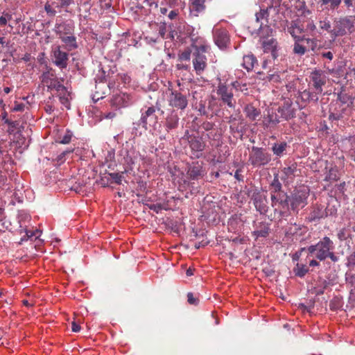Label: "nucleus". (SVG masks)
<instances>
[{
    "mask_svg": "<svg viewBox=\"0 0 355 355\" xmlns=\"http://www.w3.org/2000/svg\"><path fill=\"white\" fill-rule=\"evenodd\" d=\"M322 5H329L331 10L337 9L342 0H320Z\"/></svg>",
    "mask_w": 355,
    "mask_h": 355,
    "instance_id": "49530a36",
    "label": "nucleus"
},
{
    "mask_svg": "<svg viewBox=\"0 0 355 355\" xmlns=\"http://www.w3.org/2000/svg\"><path fill=\"white\" fill-rule=\"evenodd\" d=\"M284 74V71L282 73H274L272 74H269L268 76V80L272 83H279L281 82L282 76Z\"/></svg>",
    "mask_w": 355,
    "mask_h": 355,
    "instance_id": "8fccbe9b",
    "label": "nucleus"
},
{
    "mask_svg": "<svg viewBox=\"0 0 355 355\" xmlns=\"http://www.w3.org/2000/svg\"><path fill=\"white\" fill-rule=\"evenodd\" d=\"M295 8L299 12L300 16L303 17H309L312 12L307 8L306 2L304 0H298Z\"/></svg>",
    "mask_w": 355,
    "mask_h": 355,
    "instance_id": "473e14b6",
    "label": "nucleus"
},
{
    "mask_svg": "<svg viewBox=\"0 0 355 355\" xmlns=\"http://www.w3.org/2000/svg\"><path fill=\"white\" fill-rule=\"evenodd\" d=\"M53 30L60 39L61 37L72 35L74 32V26L72 22L62 21L60 23H56Z\"/></svg>",
    "mask_w": 355,
    "mask_h": 355,
    "instance_id": "412c9836",
    "label": "nucleus"
},
{
    "mask_svg": "<svg viewBox=\"0 0 355 355\" xmlns=\"http://www.w3.org/2000/svg\"><path fill=\"white\" fill-rule=\"evenodd\" d=\"M179 15V11L178 10H171L168 15V17L173 20L175 19Z\"/></svg>",
    "mask_w": 355,
    "mask_h": 355,
    "instance_id": "0e129e2a",
    "label": "nucleus"
},
{
    "mask_svg": "<svg viewBox=\"0 0 355 355\" xmlns=\"http://www.w3.org/2000/svg\"><path fill=\"white\" fill-rule=\"evenodd\" d=\"M132 103L131 96L126 93L121 92L113 94L110 100L111 105L116 109L128 107Z\"/></svg>",
    "mask_w": 355,
    "mask_h": 355,
    "instance_id": "a211bd4d",
    "label": "nucleus"
},
{
    "mask_svg": "<svg viewBox=\"0 0 355 355\" xmlns=\"http://www.w3.org/2000/svg\"><path fill=\"white\" fill-rule=\"evenodd\" d=\"M327 282L324 280L322 282V286L314 287V288L313 289V293H315L316 295H322L324 292V290L327 288Z\"/></svg>",
    "mask_w": 355,
    "mask_h": 355,
    "instance_id": "09e8293b",
    "label": "nucleus"
},
{
    "mask_svg": "<svg viewBox=\"0 0 355 355\" xmlns=\"http://www.w3.org/2000/svg\"><path fill=\"white\" fill-rule=\"evenodd\" d=\"M230 130L232 133H234V132H238V133H240L241 135H243V131L242 130H239V125H236L235 123H232L231 125H230Z\"/></svg>",
    "mask_w": 355,
    "mask_h": 355,
    "instance_id": "e2e57ef3",
    "label": "nucleus"
},
{
    "mask_svg": "<svg viewBox=\"0 0 355 355\" xmlns=\"http://www.w3.org/2000/svg\"><path fill=\"white\" fill-rule=\"evenodd\" d=\"M301 42L295 41V44L293 46V53L300 55H303L306 52V49L302 44H300Z\"/></svg>",
    "mask_w": 355,
    "mask_h": 355,
    "instance_id": "a18cd8bd",
    "label": "nucleus"
},
{
    "mask_svg": "<svg viewBox=\"0 0 355 355\" xmlns=\"http://www.w3.org/2000/svg\"><path fill=\"white\" fill-rule=\"evenodd\" d=\"M157 26L158 34L162 37V39L164 40L169 38L173 40L174 38V31H171L168 35L166 34L167 28L166 23L165 21L158 23Z\"/></svg>",
    "mask_w": 355,
    "mask_h": 355,
    "instance_id": "c756f323",
    "label": "nucleus"
},
{
    "mask_svg": "<svg viewBox=\"0 0 355 355\" xmlns=\"http://www.w3.org/2000/svg\"><path fill=\"white\" fill-rule=\"evenodd\" d=\"M187 173L189 179L198 180L207 174V171L202 162H195L189 166Z\"/></svg>",
    "mask_w": 355,
    "mask_h": 355,
    "instance_id": "dca6fc26",
    "label": "nucleus"
},
{
    "mask_svg": "<svg viewBox=\"0 0 355 355\" xmlns=\"http://www.w3.org/2000/svg\"><path fill=\"white\" fill-rule=\"evenodd\" d=\"M213 36L215 44L221 49L226 48L230 43V36L225 28H216L213 31Z\"/></svg>",
    "mask_w": 355,
    "mask_h": 355,
    "instance_id": "f3484780",
    "label": "nucleus"
},
{
    "mask_svg": "<svg viewBox=\"0 0 355 355\" xmlns=\"http://www.w3.org/2000/svg\"><path fill=\"white\" fill-rule=\"evenodd\" d=\"M353 230L349 226L340 229L337 233V237L340 241L349 242L352 240Z\"/></svg>",
    "mask_w": 355,
    "mask_h": 355,
    "instance_id": "bb28decb",
    "label": "nucleus"
},
{
    "mask_svg": "<svg viewBox=\"0 0 355 355\" xmlns=\"http://www.w3.org/2000/svg\"><path fill=\"white\" fill-rule=\"evenodd\" d=\"M71 134L69 132H67L61 139L60 143L63 144H67L71 141Z\"/></svg>",
    "mask_w": 355,
    "mask_h": 355,
    "instance_id": "052dcab7",
    "label": "nucleus"
},
{
    "mask_svg": "<svg viewBox=\"0 0 355 355\" xmlns=\"http://www.w3.org/2000/svg\"><path fill=\"white\" fill-rule=\"evenodd\" d=\"M109 175L111 177V178L114 180L115 183L117 184H121L122 180V176L118 173H109Z\"/></svg>",
    "mask_w": 355,
    "mask_h": 355,
    "instance_id": "6e6d98bb",
    "label": "nucleus"
},
{
    "mask_svg": "<svg viewBox=\"0 0 355 355\" xmlns=\"http://www.w3.org/2000/svg\"><path fill=\"white\" fill-rule=\"evenodd\" d=\"M309 194L310 189L307 186L303 185L296 188L291 194V210L297 214L300 209L308 204Z\"/></svg>",
    "mask_w": 355,
    "mask_h": 355,
    "instance_id": "f03ea898",
    "label": "nucleus"
},
{
    "mask_svg": "<svg viewBox=\"0 0 355 355\" xmlns=\"http://www.w3.org/2000/svg\"><path fill=\"white\" fill-rule=\"evenodd\" d=\"M272 6H268L266 9L261 8L259 12H257L255 15V22L257 24V33L261 35L262 31L266 29V31L271 32L272 29L270 28L268 25V17L269 12L268 10L272 9ZM256 31V29L252 31V33Z\"/></svg>",
    "mask_w": 355,
    "mask_h": 355,
    "instance_id": "9b49d317",
    "label": "nucleus"
},
{
    "mask_svg": "<svg viewBox=\"0 0 355 355\" xmlns=\"http://www.w3.org/2000/svg\"><path fill=\"white\" fill-rule=\"evenodd\" d=\"M105 94V92H103L101 94H100V92L98 91H96L95 94L93 96V100L95 101H97L103 98V94Z\"/></svg>",
    "mask_w": 355,
    "mask_h": 355,
    "instance_id": "774afa93",
    "label": "nucleus"
},
{
    "mask_svg": "<svg viewBox=\"0 0 355 355\" xmlns=\"http://www.w3.org/2000/svg\"><path fill=\"white\" fill-rule=\"evenodd\" d=\"M287 147L286 142L276 143L272 147L273 153L277 156H282Z\"/></svg>",
    "mask_w": 355,
    "mask_h": 355,
    "instance_id": "4c0bfd02",
    "label": "nucleus"
},
{
    "mask_svg": "<svg viewBox=\"0 0 355 355\" xmlns=\"http://www.w3.org/2000/svg\"><path fill=\"white\" fill-rule=\"evenodd\" d=\"M326 214L324 207L321 205L316 204L313 206L309 217L307 218L309 222H313L325 218Z\"/></svg>",
    "mask_w": 355,
    "mask_h": 355,
    "instance_id": "393cba45",
    "label": "nucleus"
},
{
    "mask_svg": "<svg viewBox=\"0 0 355 355\" xmlns=\"http://www.w3.org/2000/svg\"><path fill=\"white\" fill-rule=\"evenodd\" d=\"M309 78V87L315 91L316 93L322 94L323 92L322 87L325 85L327 80L324 71L315 69L311 73Z\"/></svg>",
    "mask_w": 355,
    "mask_h": 355,
    "instance_id": "1a4fd4ad",
    "label": "nucleus"
},
{
    "mask_svg": "<svg viewBox=\"0 0 355 355\" xmlns=\"http://www.w3.org/2000/svg\"><path fill=\"white\" fill-rule=\"evenodd\" d=\"M277 42L271 38L267 40H265L262 43L263 48L264 49L265 52L271 51L272 56L275 58V49H276Z\"/></svg>",
    "mask_w": 355,
    "mask_h": 355,
    "instance_id": "f704fd0d",
    "label": "nucleus"
},
{
    "mask_svg": "<svg viewBox=\"0 0 355 355\" xmlns=\"http://www.w3.org/2000/svg\"><path fill=\"white\" fill-rule=\"evenodd\" d=\"M179 116L175 110H172L167 114L164 121H163V125L164 128V130H159L158 131L159 138L161 140H166L168 138V134L178 128L179 125Z\"/></svg>",
    "mask_w": 355,
    "mask_h": 355,
    "instance_id": "0eeeda50",
    "label": "nucleus"
},
{
    "mask_svg": "<svg viewBox=\"0 0 355 355\" xmlns=\"http://www.w3.org/2000/svg\"><path fill=\"white\" fill-rule=\"evenodd\" d=\"M304 31L309 33L311 36H314L317 33V27L314 22V20L312 19H309L306 21V26Z\"/></svg>",
    "mask_w": 355,
    "mask_h": 355,
    "instance_id": "a19ab883",
    "label": "nucleus"
},
{
    "mask_svg": "<svg viewBox=\"0 0 355 355\" xmlns=\"http://www.w3.org/2000/svg\"><path fill=\"white\" fill-rule=\"evenodd\" d=\"M321 55L322 58H327L329 60H331L334 58V55L331 51L323 52L321 53Z\"/></svg>",
    "mask_w": 355,
    "mask_h": 355,
    "instance_id": "69168bd1",
    "label": "nucleus"
},
{
    "mask_svg": "<svg viewBox=\"0 0 355 355\" xmlns=\"http://www.w3.org/2000/svg\"><path fill=\"white\" fill-rule=\"evenodd\" d=\"M191 10L197 13L201 12L205 9V0H190Z\"/></svg>",
    "mask_w": 355,
    "mask_h": 355,
    "instance_id": "c9c22d12",
    "label": "nucleus"
},
{
    "mask_svg": "<svg viewBox=\"0 0 355 355\" xmlns=\"http://www.w3.org/2000/svg\"><path fill=\"white\" fill-rule=\"evenodd\" d=\"M188 302L190 304L196 305L198 303V299L193 296L192 293H188L187 294Z\"/></svg>",
    "mask_w": 355,
    "mask_h": 355,
    "instance_id": "bf43d9fd",
    "label": "nucleus"
},
{
    "mask_svg": "<svg viewBox=\"0 0 355 355\" xmlns=\"http://www.w3.org/2000/svg\"><path fill=\"white\" fill-rule=\"evenodd\" d=\"M324 211L326 217L328 216H335L337 213V207L335 205H331V204L329 203Z\"/></svg>",
    "mask_w": 355,
    "mask_h": 355,
    "instance_id": "603ef678",
    "label": "nucleus"
},
{
    "mask_svg": "<svg viewBox=\"0 0 355 355\" xmlns=\"http://www.w3.org/2000/svg\"><path fill=\"white\" fill-rule=\"evenodd\" d=\"M146 205L155 213H159L162 209H166L161 203L146 204Z\"/></svg>",
    "mask_w": 355,
    "mask_h": 355,
    "instance_id": "3c124183",
    "label": "nucleus"
},
{
    "mask_svg": "<svg viewBox=\"0 0 355 355\" xmlns=\"http://www.w3.org/2000/svg\"><path fill=\"white\" fill-rule=\"evenodd\" d=\"M248 161L252 166L260 167L268 164L271 161V155L263 148L252 146Z\"/></svg>",
    "mask_w": 355,
    "mask_h": 355,
    "instance_id": "423d86ee",
    "label": "nucleus"
},
{
    "mask_svg": "<svg viewBox=\"0 0 355 355\" xmlns=\"http://www.w3.org/2000/svg\"><path fill=\"white\" fill-rule=\"evenodd\" d=\"M216 94L218 98L228 107L234 109L236 106V100L234 98V94L231 85H227L221 81L219 82Z\"/></svg>",
    "mask_w": 355,
    "mask_h": 355,
    "instance_id": "6e6552de",
    "label": "nucleus"
},
{
    "mask_svg": "<svg viewBox=\"0 0 355 355\" xmlns=\"http://www.w3.org/2000/svg\"><path fill=\"white\" fill-rule=\"evenodd\" d=\"M271 206L275 212L284 216L291 210V196H288L286 192L276 193L270 196Z\"/></svg>",
    "mask_w": 355,
    "mask_h": 355,
    "instance_id": "7ed1b4c3",
    "label": "nucleus"
},
{
    "mask_svg": "<svg viewBox=\"0 0 355 355\" xmlns=\"http://www.w3.org/2000/svg\"><path fill=\"white\" fill-rule=\"evenodd\" d=\"M288 32L293 37L295 41L297 42H306L308 44H311V49L314 50L315 43L313 39L306 38L304 36H301L300 34L304 32L303 27L300 26L298 22L292 21L290 26H288Z\"/></svg>",
    "mask_w": 355,
    "mask_h": 355,
    "instance_id": "ddd939ff",
    "label": "nucleus"
},
{
    "mask_svg": "<svg viewBox=\"0 0 355 355\" xmlns=\"http://www.w3.org/2000/svg\"><path fill=\"white\" fill-rule=\"evenodd\" d=\"M257 63V60L253 55L243 56L242 65L248 71L252 70Z\"/></svg>",
    "mask_w": 355,
    "mask_h": 355,
    "instance_id": "72a5a7b5",
    "label": "nucleus"
},
{
    "mask_svg": "<svg viewBox=\"0 0 355 355\" xmlns=\"http://www.w3.org/2000/svg\"><path fill=\"white\" fill-rule=\"evenodd\" d=\"M191 58V51L185 50L179 55V59L182 61H189Z\"/></svg>",
    "mask_w": 355,
    "mask_h": 355,
    "instance_id": "5fc2aeb1",
    "label": "nucleus"
},
{
    "mask_svg": "<svg viewBox=\"0 0 355 355\" xmlns=\"http://www.w3.org/2000/svg\"><path fill=\"white\" fill-rule=\"evenodd\" d=\"M309 271V268L306 265L297 263L293 269V272L296 276L300 277H304Z\"/></svg>",
    "mask_w": 355,
    "mask_h": 355,
    "instance_id": "79ce46f5",
    "label": "nucleus"
},
{
    "mask_svg": "<svg viewBox=\"0 0 355 355\" xmlns=\"http://www.w3.org/2000/svg\"><path fill=\"white\" fill-rule=\"evenodd\" d=\"M270 196L275 195L276 193L284 192L282 190V185L279 180L278 175L276 174L274 176L273 180L270 184Z\"/></svg>",
    "mask_w": 355,
    "mask_h": 355,
    "instance_id": "2f4dec72",
    "label": "nucleus"
},
{
    "mask_svg": "<svg viewBox=\"0 0 355 355\" xmlns=\"http://www.w3.org/2000/svg\"><path fill=\"white\" fill-rule=\"evenodd\" d=\"M54 58V64L60 69H64L67 67L69 55L67 53L61 50L60 46H57L53 49Z\"/></svg>",
    "mask_w": 355,
    "mask_h": 355,
    "instance_id": "6ab92c4d",
    "label": "nucleus"
},
{
    "mask_svg": "<svg viewBox=\"0 0 355 355\" xmlns=\"http://www.w3.org/2000/svg\"><path fill=\"white\" fill-rule=\"evenodd\" d=\"M41 80L43 84L46 85L47 87L55 80L54 75L50 71H47L44 72L41 76Z\"/></svg>",
    "mask_w": 355,
    "mask_h": 355,
    "instance_id": "58836bf2",
    "label": "nucleus"
},
{
    "mask_svg": "<svg viewBox=\"0 0 355 355\" xmlns=\"http://www.w3.org/2000/svg\"><path fill=\"white\" fill-rule=\"evenodd\" d=\"M232 89H235L236 91L244 92L248 90L247 85L245 83H241L239 81L232 82L231 84Z\"/></svg>",
    "mask_w": 355,
    "mask_h": 355,
    "instance_id": "de8ad7c7",
    "label": "nucleus"
},
{
    "mask_svg": "<svg viewBox=\"0 0 355 355\" xmlns=\"http://www.w3.org/2000/svg\"><path fill=\"white\" fill-rule=\"evenodd\" d=\"M297 102L299 103V99L301 100L302 103L304 104L309 103L310 102L317 103L318 98V93H316L315 91L311 89L310 87L308 89H304L303 92H297Z\"/></svg>",
    "mask_w": 355,
    "mask_h": 355,
    "instance_id": "5701e85b",
    "label": "nucleus"
},
{
    "mask_svg": "<svg viewBox=\"0 0 355 355\" xmlns=\"http://www.w3.org/2000/svg\"><path fill=\"white\" fill-rule=\"evenodd\" d=\"M25 105L24 103H19L18 102H15V106L12 108V110L15 112H22L24 110Z\"/></svg>",
    "mask_w": 355,
    "mask_h": 355,
    "instance_id": "680f3d73",
    "label": "nucleus"
},
{
    "mask_svg": "<svg viewBox=\"0 0 355 355\" xmlns=\"http://www.w3.org/2000/svg\"><path fill=\"white\" fill-rule=\"evenodd\" d=\"M347 107L345 101L339 96L336 101L330 104L329 119L331 121H338L343 118Z\"/></svg>",
    "mask_w": 355,
    "mask_h": 355,
    "instance_id": "f8f14e48",
    "label": "nucleus"
},
{
    "mask_svg": "<svg viewBox=\"0 0 355 355\" xmlns=\"http://www.w3.org/2000/svg\"><path fill=\"white\" fill-rule=\"evenodd\" d=\"M168 91L170 92L168 98V105L172 107L184 110L188 105L187 95L173 89H168Z\"/></svg>",
    "mask_w": 355,
    "mask_h": 355,
    "instance_id": "9d476101",
    "label": "nucleus"
},
{
    "mask_svg": "<svg viewBox=\"0 0 355 355\" xmlns=\"http://www.w3.org/2000/svg\"><path fill=\"white\" fill-rule=\"evenodd\" d=\"M335 245L334 241L328 236H324L317 243L307 247L308 257H312L322 261L329 258L333 262H337L338 257L334 250Z\"/></svg>",
    "mask_w": 355,
    "mask_h": 355,
    "instance_id": "f257e3e1",
    "label": "nucleus"
},
{
    "mask_svg": "<svg viewBox=\"0 0 355 355\" xmlns=\"http://www.w3.org/2000/svg\"><path fill=\"white\" fill-rule=\"evenodd\" d=\"M189 146L193 151L202 152L205 148V144L201 138L193 137H191L189 141Z\"/></svg>",
    "mask_w": 355,
    "mask_h": 355,
    "instance_id": "c85d7f7f",
    "label": "nucleus"
},
{
    "mask_svg": "<svg viewBox=\"0 0 355 355\" xmlns=\"http://www.w3.org/2000/svg\"><path fill=\"white\" fill-rule=\"evenodd\" d=\"M343 3L347 10L355 14V0H343Z\"/></svg>",
    "mask_w": 355,
    "mask_h": 355,
    "instance_id": "864d4df0",
    "label": "nucleus"
},
{
    "mask_svg": "<svg viewBox=\"0 0 355 355\" xmlns=\"http://www.w3.org/2000/svg\"><path fill=\"white\" fill-rule=\"evenodd\" d=\"M297 172V168L295 163L289 166L284 167L281 171V179L284 181L285 185L289 184L293 182Z\"/></svg>",
    "mask_w": 355,
    "mask_h": 355,
    "instance_id": "4be33fe9",
    "label": "nucleus"
},
{
    "mask_svg": "<svg viewBox=\"0 0 355 355\" xmlns=\"http://www.w3.org/2000/svg\"><path fill=\"white\" fill-rule=\"evenodd\" d=\"M251 198L256 209L261 214H265L268 212V199L264 193L255 190L253 191Z\"/></svg>",
    "mask_w": 355,
    "mask_h": 355,
    "instance_id": "2eb2a0df",
    "label": "nucleus"
},
{
    "mask_svg": "<svg viewBox=\"0 0 355 355\" xmlns=\"http://www.w3.org/2000/svg\"><path fill=\"white\" fill-rule=\"evenodd\" d=\"M44 10L49 16H55L56 11L52 8V6L46 3L44 6Z\"/></svg>",
    "mask_w": 355,
    "mask_h": 355,
    "instance_id": "13d9d810",
    "label": "nucleus"
},
{
    "mask_svg": "<svg viewBox=\"0 0 355 355\" xmlns=\"http://www.w3.org/2000/svg\"><path fill=\"white\" fill-rule=\"evenodd\" d=\"M339 180L338 170L336 167L331 168L325 176L324 180L336 182Z\"/></svg>",
    "mask_w": 355,
    "mask_h": 355,
    "instance_id": "ea45409f",
    "label": "nucleus"
},
{
    "mask_svg": "<svg viewBox=\"0 0 355 355\" xmlns=\"http://www.w3.org/2000/svg\"><path fill=\"white\" fill-rule=\"evenodd\" d=\"M60 103L66 107L69 108V102L67 98V92L58 95Z\"/></svg>",
    "mask_w": 355,
    "mask_h": 355,
    "instance_id": "4d7b16f0",
    "label": "nucleus"
},
{
    "mask_svg": "<svg viewBox=\"0 0 355 355\" xmlns=\"http://www.w3.org/2000/svg\"><path fill=\"white\" fill-rule=\"evenodd\" d=\"M343 306L341 300L338 297H334L329 302V308L331 311H337Z\"/></svg>",
    "mask_w": 355,
    "mask_h": 355,
    "instance_id": "c03bdc74",
    "label": "nucleus"
},
{
    "mask_svg": "<svg viewBox=\"0 0 355 355\" xmlns=\"http://www.w3.org/2000/svg\"><path fill=\"white\" fill-rule=\"evenodd\" d=\"M269 227L266 224H263L261 225V228L259 230H256L253 232V234L257 238L266 237L269 234Z\"/></svg>",
    "mask_w": 355,
    "mask_h": 355,
    "instance_id": "37998d69",
    "label": "nucleus"
},
{
    "mask_svg": "<svg viewBox=\"0 0 355 355\" xmlns=\"http://www.w3.org/2000/svg\"><path fill=\"white\" fill-rule=\"evenodd\" d=\"M354 23L349 17H340L334 20V27L331 31V37L334 40L338 37H342L351 33Z\"/></svg>",
    "mask_w": 355,
    "mask_h": 355,
    "instance_id": "39448f33",
    "label": "nucleus"
},
{
    "mask_svg": "<svg viewBox=\"0 0 355 355\" xmlns=\"http://www.w3.org/2000/svg\"><path fill=\"white\" fill-rule=\"evenodd\" d=\"M281 117L277 110H268V114L263 118V125L266 128L275 126L281 121Z\"/></svg>",
    "mask_w": 355,
    "mask_h": 355,
    "instance_id": "b1692460",
    "label": "nucleus"
},
{
    "mask_svg": "<svg viewBox=\"0 0 355 355\" xmlns=\"http://www.w3.org/2000/svg\"><path fill=\"white\" fill-rule=\"evenodd\" d=\"M243 112L245 116L251 121L257 120L261 115L259 109L255 107L252 104H248L245 106Z\"/></svg>",
    "mask_w": 355,
    "mask_h": 355,
    "instance_id": "a878e982",
    "label": "nucleus"
},
{
    "mask_svg": "<svg viewBox=\"0 0 355 355\" xmlns=\"http://www.w3.org/2000/svg\"><path fill=\"white\" fill-rule=\"evenodd\" d=\"M61 41L65 44L66 48L68 51H72L78 48V44L76 37L73 33L72 35H67L64 37H61Z\"/></svg>",
    "mask_w": 355,
    "mask_h": 355,
    "instance_id": "cd10ccee",
    "label": "nucleus"
},
{
    "mask_svg": "<svg viewBox=\"0 0 355 355\" xmlns=\"http://www.w3.org/2000/svg\"><path fill=\"white\" fill-rule=\"evenodd\" d=\"M156 108L154 106L147 107L142 109L141 112V118L139 124L145 129L148 128V125L152 126L157 123V116L155 114Z\"/></svg>",
    "mask_w": 355,
    "mask_h": 355,
    "instance_id": "4468645a",
    "label": "nucleus"
},
{
    "mask_svg": "<svg viewBox=\"0 0 355 355\" xmlns=\"http://www.w3.org/2000/svg\"><path fill=\"white\" fill-rule=\"evenodd\" d=\"M48 89L51 91L55 90L58 93V95H61L62 94L67 92L66 87L60 83L57 80H55L53 84L49 86Z\"/></svg>",
    "mask_w": 355,
    "mask_h": 355,
    "instance_id": "e433bc0d",
    "label": "nucleus"
},
{
    "mask_svg": "<svg viewBox=\"0 0 355 355\" xmlns=\"http://www.w3.org/2000/svg\"><path fill=\"white\" fill-rule=\"evenodd\" d=\"M331 24L327 17L319 20L318 29H317V33L322 35L324 32H327L331 35Z\"/></svg>",
    "mask_w": 355,
    "mask_h": 355,
    "instance_id": "7c9ffc66",
    "label": "nucleus"
},
{
    "mask_svg": "<svg viewBox=\"0 0 355 355\" xmlns=\"http://www.w3.org/2000/svg\"><path fill=\"white\" fill-rule=\"evenodd\" d=\"M71 329L73 332H78L80 330V326L73 321L71 322Z\"/></svg>",
    "mask_w": 355,
    "mask_h": 355,
    "instance_id": "338daca9",
    "label": "nucleus"
},
{
    "mask_svg": "<svg viewBox=\"0 0 355 355\" xmlns=\"http://www.w3.org/2000/svg\"><path fill=\"white\" fill-rule=\"evenodd\" d=\"M277 111L284 120L293 118L295 114V110L293 107V103L290 99L285 101L282 105L279 106Z\"/></svg>",
    "mask_w": 355,
    "mask_h": 355,
    "instance_id": "aec40b11",
    "label": "nucleus"
},
{
    "mask_svg": "<svg viewBox=\"0 0 355 355\" xmlns=\"http://www.w3.org/2000/svg\"><path fill=\"white\" fill-rule=\"evenodd\" d=\"M192 47L194 49L193 65V68L198 75L202 74L207 67V58L204 53H205L208 46L205 44L196 45L192 44Z\"/></svg>",
    "mask_w": 355,
    "mask_h": 355,
    "instance_id": "20e7f679",
    "label": "nucleus"
}]
</instances>
